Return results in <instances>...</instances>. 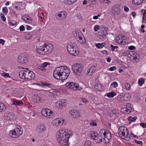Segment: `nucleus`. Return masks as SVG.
<instances>
[{
  "label": "nucleus",
  "mask_w": 146,
  "mask_h": 146,
  "mask_svg": "<svg viewBox=\"0 0 146 146\" xmlns=\"http://www.w3.org/2000/svg\"><path fill=\"white\" fill-rule=\"evenodd\" d=\"M70 72V70L67 66H61L57 67L53 72V76L56 79L65 80L67 78Z\"/></svg>",
  "instance_id": "nucleus-1"
},
{
  "label": "nucleus",
  "mask_w": 146,
  "mask_h": 146,
  "mask_svg": "<svg viewBox=\"0 0 146 146\" xmlns=\"http://www.w3.org/2000/svg\"><path fill=\"white\" fill-rule=\"evenodd\" d=\"M25 69V70H22L19 73V76L22 79H25L30 80L33 79L35 77L34 73L32 71L29 70L28 68H23Z\"/></svg>",
  "instance_id": "nucleus-2"
},
{
  "label": "nucleus",
  "mask_w": 146,
  "mask_h": 146,
  "mask_svg": "<svg viewBox=\"0 0 146 146\" xmlns=\"http://www.w3.org/2000/svg\"><path fill=\"white\" fill-rule=\"evenodd\" d=\"M71 135H57L56 138L60 144L62 146H68L69 145L68 139Z\"/></svg>",
  "instance_id": "nucleus-3"
},
{
  "label": "nucleus",
  "mask_w": 146,
  "mask_h": 146,
  "mask_svg": "<svg viewBox=\"0 0 146 146\" xmlns=\"http://www.w3.org/2000/svg\"><path fill=\"white\" fill-rule=\"evenodd\" d=\"M67 49L69 53L73 56H77L79 54L78 48L74 42L69 43L67 44Z\"/></svg>",
  "instance_id": "nucleus-4"
},
{
  "label": "nucleus",
  "mask_w": 146,
  "mask_h": 146,
  "mask_svg": "<svg viewBox=\"0 0 146 146\" xmlns=\"http://www.w3.org/2000/svg\"><path fill=\"white\" fill-rule=\"evenodd\" d=\"M118 134L119 136L123 137V139L127 141H129L130 139V137L129 135L128 131L126 127L124 126L119 127L118 131Z\"/></svg>",
  "instance_id": "nucleus-5"
},
{
  "label": "nucleus",
  "mask_w": 146,
  "mask_h": 146,
  "mask_svg": "<svg viewBox=\"0 0 146 146\" xmlns=\"http://www.w3.org/2000/svg\"><path fill=\"white\" fill-rule=\"evenodd\" d=\"M72 69L74 72L79 76L83 69V66L80 64H75L72 66Z\"/></svg>",
  "instance_id": "nucleus-6"
},
{
  "label": "nucleus",
  "mask_w": 146,
  "mask_h": 146,
  "mask_svg": "<svg viewBox=\"0 0 146 146\" xmlns=\"http://www.w3.org/2000/svg\"><path fill=\"white\" fill-rule=\"evenodd\" d=\"M103 29H101L100 31L98 32V36L99 40H103L106 38V35L108 33L107 31L105 29V28Z\"/></svg>",
  "instance_id": "nucleus-7"
},
{
  "label": "nucleus",
  "mask_w": 146,
  "mask_h": 146,
  "mask_svg": "<svg viewBox=\"0 0 146 146\" xmlns=\"http://www.w3.org/2000/svg\"><path fill=\"white\" fill-rule=\"evenodd\" d=\"M28 56L24 54H22L18 56L17 61L21 63H26L28 62Z\"/></svg>",
  "instance_id": "nucleus-8"
},
{
  "label": "nucleus",
  "mask_w": 146,
  "mask_h": 146,
  "mask_svg": "<svg viewBox=\"0 0 146 146\" xmlns=\"http://www.w3.org/2000/svg\"><path fill=\"white\" fill-rule=\"evenodd\" d=\"M43 46L44 48L45 54L49 53L53 50V46L50 44H44Z\"/></svg>",
  "instance_id": "nucleus-9"
},
{
  "label": "nucleus",
  "mask_w": 146,
  "mask_h": 146,
  "mask_svg": "<svg viewBox=\"0 0 146 146\" xmlns=\"http://www.w3.org/2000/svg\"><path fill=\"white\" fill-rule=\"evenodd\" d=\"M41 113L43 116L48 117L51 115V114L53 113V112L48 109H44L42 110Z\"/></svg>",
  "instance_id": "nucleus-10"
},
{
  "label": "nucleus",
  "mask_w": 146,
  "mask_h": 146,
  "mask_svg": "<svg viewBox=\"0 0 146 146\" xmlns=\"http://www.w3.org/2000/svg\"><path fill=\"white\" fill-rule=\"evenodd\" d=\"M17 119L16 115L14 113L9 112L7 114L6 119L7 120L11 121V120H15Z\"/></svg>",
  "instance_id": "nucleus-11"
},
{
  "label": "nucleus",
  "mask_w": 146,
  "mask_h": 146,
  "mask_svg": "<svg viewBox=\"0 0 146 146\" xmlns=\"http://www.w3.org/2000/svg\"><path fill=\"white\" fill-rule=\"evenodd\" d=\"M16 132L17 135V137L20 136L23 133L22 128L19 125H17L14 129Z\"/></svg>",
  "instance_id": "nucleus-12"
},
{
  "label": "nucleus",
  "mask_w": 146,
  "mask_h": 146,
  "mask_svg": "<svg viewBox=\"0 0 146 146\" xmlns=\"http://www.w3.org/2000/svg\"><path fill=\"white\" fill-rule=\"evenodd\" d=\"M46 129V126L44 125L40 124L37 126L36 130L38 132L41 133Z\"/></svg>",
  "instance_id": "nucleus-13"
},
{
  "label": "nucleus",
  "mask_w": 146,
  "mask_h": 146,
  "mask_svg": "<svg viewBox=\"0 0 146 146\" xmlns=\"http://www.w3.org/2000/svg\"><path fill=\"white\" fill-rule=\"evenodd\" d=\"M36 49L37 53L42 54H45L44 48V46H40L37 45L36 47Z\"/></svg>",
  "instance_id": "nucleus-14"
},
{
  "label": "nucleus",
  "mask_w": 146,
  "mask_h": 146,
  "mask_svg": "<svg viewBox=\"0 0 146 146\" xmlns=\"http://www.w3.org/2000/svg\"><path fill=\"white\" fill-rule=\"evenodd\" d=\"M64 121V120L60 118H58L54 120V124L55 126H58L61 123L63 124Z\"/></svg>",
  "instance_id": "nucleus-15"
},
{
  "label": "nucleus",
  "mask_w": 146,
  "mask_h": 146,
  "mask_svg": "<svg viewBox=\"0 0 146 146\" xmlns=\"http://www.w3.org/2000/svg\"><path fill=\"white\" fill-rule=\"evenodd\" d=\"M94 88L96 92L97 91H102L104 90V87L100 84H96L94 86Z\"/></svg>",
  "instance_id": "nucleus-16"
},
{
  "label": "nucleus",
  "mask_w": 146,
  "mask_h": 146,
  "mask_svg": "<svg viewBox=\"0 0 146 146\" xmlns=\"http://www.w3.org/2000/svg\"><path fill=\"white\" fill-rule=\"evenodd\" d=\"M96 70V68L95 66H93L90 67L89 68L87 71L86 75L88 76H90L92 75L94 72Z\"/></svg>",
  "instance_id": "nucleus-17"
},
{
  "label": "nucleus",
  "mask_w": 146,
  "mask_h": 146,
  "mask_svg": "<svg viewBox=\"0 0 146 146\" xmlns=\"http://www.w3.org/2000/svg\"><path fill=\"white\" fill-rule=\"evenodd\" d=\"M112 12L114 15H119L120 13V9L116 6H114L113 8Z\"/></svg>",
  "instance_id": "nucleus-18"
},
{
  "label": "nucleus",
  "mask_w": 146,
  "mask_h": 146,
  "mask_svg": "<svg viewBox=\"0 0 146 146\" xmlns=\"http://www.w3.org/2000/svg\"><path fill=\"white\" fill-rule=\"evenodd\" d=\"M70 113L74 118H76L80 116L79 113L76 110H71L70 112Z\"/></svg>",
  "instance_id": "nucleus-19"
},
{
  "label": "nucleus",
  "mask_w": 146,
  "mask_h": 146,
  "mask_svg": "<svg viewBox=\"0 0 146 146\" xmlns=\"http://www.w3.org/2000/svg\"><path fill=\"white\" fill-rule=\"evenodd\" d=\"M72 135V134H68L67 133L65 132V130L63 129H60L58 132L57 133V135Z\"/></svg>",
  "instance_id": "nucleus-20"
},
{
  "label": "nucleus",
  "mask_w": 146,
  "mask_h": 146,
  "mask_svg": "<svg viewBox=\"0 0 146 146\" xmlns=\"http://www.w3.org/2000/svg\"><path fill=\"white\" fill-rule=\"evenodd\" d=\"M66 13L64 11L59 12L57 15L59 17H62V18H65L66 16Z\"/></svg>",
  "instance_id": "nucleus-21"
},
{
  "label": "nucleus",
  "mask_w": 146,
  "mask_h": 146,
  "mask_svg": "<svg viewBox=\"0 0 146 146\" xmlns=\"http://www.w3.org/2000/svg\"><path fill=\"white\" fill-rule=\"evenodd\" d=\"M98 133L96 131H93L90 133V136L94 140H96L98 139Z\"/></svg>",
  "instance_id": "nucleus-22"
},
{
  "label": "nucleus",
  "mask_w": 146,
  "mask_h": 146,
  "mask_svg": "<svg viewBox=\"0 0 146 146\" xmlns=\"http://www.w3.org/2000/svg\"><path fill=\"white\" fill-rule=\"evenodd\" d=\"M145 0H132V2L133 4L139 5L141 4Z\"/></svg>",
  "instance_id": "nucleus-23"
},
{
  "label": "nucleus",
  "mask_w": 146,
  "mask_h": 146,
  "mask_svg": "<svg viewBox=\"0 0 146 146\" xmlns=\"http://www.w3.org/2000/svg\"><path fill=\"white\" fill-rule=\"evenodd\" d=\"M9 135L11 137L13 138H17L16 133L14 129L10 131L9 133Z\"/></svg>",
  "instance_id": "nucleus-24"
},
{
  "label": "nucleus",
  "mask_w": 146,
  "mask_h": 146,
  "mask_svg": "<svg viewBox=\"0 0 146 146\" xmlns=\"http://www.w3.org/2000/svg\"><path fill=\"white\" fill-rule=\"evenodd\" d=\"M13 104L15 106H22L23 104V103L22 101H20L17 100L13 101Z\"/></svg>",
  "instance_id": "nucleus-25"
},
{
  "label": "nucleus",
  "mask_w": 146,
  "mask_h": 146,
  "mask_svg": "<svg viewBox=\"0 0 146 146\" xmlns=\"http://www.w3.org/2000/svg\"><path fill=\"white\" fill-rule=\"evenodd\" d=\"M106 44L105 42H103L102 43H97L95 44V46L98 48H101L104 47Z\"/></svg>",
  "instance_id": "nucleus-26"
},
{
  "label": "nucleus",
  "mask_w": 146,
  "mask_h": 146,
  "mask_svg": "<svg viewBox=\"0 0 146 146\" xmlns=\"http://www.w3.org/2000/svg\"><path fill=\"white\" fill-rule=\"evenodd\" d=\"M22 19L25 21L30 23L31 22L32 20V18L29 16L27 15L23 17Z\"/></svg>",
  "instance_id": "nucleus-27"
},
{
  "label": "nucleus",
  "mask_w": 146,
  "mask_h": 146,
  "mask_svg": "<svg viewBox=\"0 0 146 146\" xmlns=\"http://www.w3.org/2000/svg\"><path fill=\"white\" fill-rule=\"evenodd\" d=\"M73 85H72V89L75 90H80V87H79V85L78 84H75L73 82Z\"/></svg>",
  "instance_id": "nucleus-28"
},
{
  "label": "nucleus",
  "mask_w": 146,
  "mask_h": 146,
  "mask_svg": "<svg viewBox=\"0 0 146 146\" xmlns=\"http://www.w3.org/2000/svg\"><path fill=\"white\" fill-rule=\"evenodd\" d=\"M6 109V107L5 104L1 103L0 105V112L5 111Z\"/></svg>",
  "instance_id": "nucleus-29"
},
{
  "label": "nucleus",
  "mask_w": 146,
  "mask_h": 146,
  "mask_svg": "<svg viewBox=\"0 0 146 146\" xmlns=\"http://www.w3.org/2000/svg\"><path fill=\"white\" fill-rule=\"evenodd\" d=\"M116 94L113 92H109L107 94V96L109 98H112L114 96L116 95Z\"/></svg>",
  "instance_id": "nucleus-30"
},
{
  "label": "nucleus",
  "mask_w": 146,
  "mask_h": 146,
  "mask_svg": "<svg viewBox=\"0 0 146 146\" xmlns=\"http://www.w3.org/2000/svg\"><path fill=\"white\" fill-rule=\"evenodd\" d=\"M137 118L136 117H133L130 116L128 118V119L129 121V123H131L132 122L135 121L136 120Z\"/></svg>",
  "instance_id": "nucleus-31"
},
{
  "label": "nucleus",
  "mask_w": 146,
  "mask_h": 146,
  "mask_svg": "<svg viewBox=\"0 0 146 146\" xmlns=\"http://www.w3.org/2000/svg\"><path fill=\"white\" fill-rule=\"evenodd\" d=\"M56 105L59 108H61L64 105V103L62 102V101H61V102H57Z\"/></svg>",
  "instance_id": "nucleus-32"
},
{
  "label": "nucleus",
  "mask_w": 146,
  "mask_h": 146,
  "mask_svg": "<svg viewBox=\"0 0 146 146\" xmlns=\"http://www.w3.org/2000/svg\"><path fill=\"white\" fill-rule=\"evenodd\" d=\"M25 37L26 39L29 40L32 38V36L29 33H27L25 35Z\"/></svg>",
  "instance_id": "nucleus-33"
},
{
  "label": "nucleus",
  "mask_w": 146,
  "mask_h": 146,
  "mask_svg": "<svg viewBox=\"0 0 146 146\" xmlns=\"http://www.w3.org/2000/svg\"><path fill=\"white\" fill-rule=\"evenodd\" d=\"M66 86L68 88L72 89V85H73V82H68L66 84Z\"/></svg>",
  "instance_id": "nucleus-34"
},
{
  "label": "nucleus",
  "mask_w": 146,
  "mask_h": 146,
  "mask_svg": "<svg viewBox=\"0 0 146 146\" xmlns=\"http://www.w3.org/2000/svg\"><path fill=\"white\" fill-rule=\"evenodd\" d=\"M123 110L124 111H123V112H129V113L131 111V108L130 107V108H123L121 110Z\"/></svg>",
  "instance_id": "nucleus-35"
},
{
  "label": "nucleus",
  "mask_w": 146,
  "mask_h": 146,
  "mask_svg": "<svg viewBox=\"0 0 146 146\" xmlns=\"http://www.w3.org/2000/svg\"><path fill=\"white\" fill-rule=\"evenodd\" d=\"M144 80L143 79H139L138 81V84L140 86H141L144 83Z\"/></svg>",
  "instance_id": "nucleus-36"
},
{
  "label": "nucleus",
  "mask_w": 146,
  "mask_h": 146,
  "mask_svg": "<svg viewBox=\"0 0 146 146\" xmlns=\"http://www.w3.org/2000/svg\"><path fill=\"white\" fill-rule=\"evenodd\" d=\"M91 143L90 141L89 140L86 141L84 143L85 146H91Z\"/></svg>",
  "instance_id": "nucleus-37"
},
{
  "label": "nucleus",
  "mask_w": 146,
  "mask_h": 146,
  "mask_svg": "<svg viewBox=\"0 0 146 146\" xmlns=\"http://www.w3.org/2000/svg\"><path fill=\"white\" fill-rule=\"evenodd\" d=\"M38 68L44 72H45L46 71V68L43 67L41 65V66H39L38 67Z\"/></svg>",
  "instance_id": "nucleus-38"
},
{
  "label": "nucleus",
  "mask_w": 146,
  "mask_h": 146,
  "mask_svg": "<svg viewBox=\"0 0 146 146\" xmlns=\"http://www.w3.org/2000/svg\"><path fill=\"white\" fill-rule=\"evenodd\" d=\"M10 24L12 26L15 25L17 23L16 21L14 20H11L10 22Z\"/></svg>",
  "instance_id": "nucleus-39"
},
{
  "label": "nucleus",
  "mask_w": 146,
  "mask_h": 146,
  "mask_svg": "<svg viewBox=\"0 0 146 146\" xmlns=\"http://www.w3.org/2000/svg\"><path fill=\"white\" fill-rule=\"evenodd\" d=\"M111 111L113 115H117L118 114V111L117 110H111Z\"/></svg>",
  "instance_id": "nucleus-40"
},
{
  "label": "nucleus",
  "mask_w": 146,
  "mask_h": 146,
  "mask_svg": "<svg viewBox=\"0 0 146 146\" xmlns=\"http://www.w3.org/2000/svg\"><path fill=\"white\" fill-rule=\"evenodd\" d=\"M50 64L48 62H44L41 64V65L44 67L45 68L48 65H50Z\"/></svg>",
  "instance_id": "nucleus-41"
},
{
  "label": "nucleus",
  "mask_w": 146,
  "mask_h": 146,
  "mask_svg": "<svg viewBox=\"0 0 146 146\" xmlns=\"http://www.w3.org/2000/svg\"><path fill=\"white\" fill-rule=\"evenodd\" d=\"M3 12L5 14H6L8 12V10L6 7H3L2 9Z\"/></svg>",
  "instance_id": "nucleus-42"
},
{
  "label": "nucleus",
  "mask_w": 146,
  "mask_h": 146,
  "mask_svg": "<svg viewBox=\"0 0 146 146\" xmlns=\"http://www.w3.org/2000/svg\"><path fill=\"white\" fill-rule=\"evenodd\" d=\"M68 3L69 5H72L76 1L75 0H67Z\"/></svg>",
  "instance_id": "nucleus-43"
},
{
  "label": "nucleus",
  "mask_w": 146,
  "mask_h": 146,
  "mask_svg": "<svg viewBox=\"0 0 146 146\" xmlns=\"http://www.w3.org/2000/svg\"><path fill=\"white\" fill-rule=\"evenodd\" d=\"M103 135L105 138H108V135H111L110 134V133H109L108 132H107L106 131H105L103 133Z\"/></svg>",
  "instance_id": "nucleus-44"
},
{
  "label": "nucleus",
  "mask_w": 146,
  "mask_h": 146,
  "mask_svg": "<svg viewBox=\"0 0 146 146\" xmlns=\"http://www.w3.org/2000/svg\"><path fill=\"white\" fill-rule=\"evenodd\" d=\"M100 29V26L98 25H96L94 27V30L95 31H97Z\"/></svg>",
  "instance_id": "nucleus-45"
},
{
  "label": "nucleus",
  "mask_w": 146,
  "mask_h": 146,
  "mask_svg": "<svg viewBox=\"0 0 146 146\" xmlns=\"http://www.w3.org/2000/svg\"><path fill=\"white\" fill-rule=\"evenodd\" d=\"M118 85L117 83L115 82H113L111 84V86L114 88H116Z\"/></svg>",
  "instance_id": "nucleus-46"
},
{
  "label": "nucleus",
  "mask_w": 146,
  "mask_h": 146,
  "mask_svg": "<svg viewBox=\"0 0 146 146\" xmlns=\"http://www.w3.org/2000/svg\"><path fill=\"white\" fill-rule=\"evenodd\" d=\"M110 47L111 48V50L112 51H114L115 48H117L118 46H114L112 45L111 44L110 45Z\"/></svg>",
  "instance_id": "nucleus-47"
},
{
  "label": "nucleus",
  "mask_w": 146,
  "mask_h": 146,
  "mask_svg": "<svg viewBox=\"0 0 146 146\" xmlns=\"http://www.w3.org/2000/svg\"><path fill=\"white\" fill-rule=\"evenodd\" d=\"M2 76H3L6 78L8 77L9 76V75L8 73H6L5 72H4L2 74Z\"/></svg>",
  "instance_id": "nucleus-48"
},
{
  "label": "nucleus",
  "mask_w": 146,
  "mask_h": 146,
  "mask_svg": "<svg viewBox=\"0 0 146 146\" xmlns=\"http://www.w3.org/2000/svg\"><path fill=\"white\" fill-rule=\"evenodd\" d=\"M125 86L126 89L128 90H129L130 89L131 86L130 84H126L125 85Z\"/></svg>",
  "instance_id": "nucleus-49"
},
{
  "label": "nucleus",
  "mask_w": 146,
  "mask_h": 146,
  "mask_svg": "<svg viewBox=\"0 0 146 146\" xmlns=\"http://www.w3.org/2000/svg\"><path fill=\"white\" fill-rule=\"evenodd\" d=\"M116 70V68L115 66H113L110 67L109 69V70L110 71H113Z\"/></svg>",
  "instance_id": "nucleus-50"
},
{
  "label": "nucleus",
  "mask_w": 146,
  "mask_h": 146,
  "mask_svg": "<svg viewBox=\"0 0 146 146\" xmlns=\"http://www.w3.org/2000/svg\"><path fill=\"white\" fill-rule=\"evenodd\" d=\"M42 85L43 86H46L49 87V86H50L51 84H50L47 83H41Z\"/></svg>",
  "instance_id": "nucleus-51"
},
{
  "label": "nucleus",
  "mask_w": 146,
  "mask_h": 146,
  "mask_svg": "<svg viewBox=\"0 0 146 146\" xmlns=\"http://www.w3.org/2000/svg\"><path fill=\"white\" fill-rule=\"evenodd\" d=\"M1 16L2 20H3V21H5L6 20V18L4 16V15L3 14H1Z\"/></svg>",
  "instance_id": "nucleus-52"
},
{
  "label": "nucleus",
  "mask_w": 146,
  "mask_h": 146,
  "mask_svg": "<svg viewBox=\"0 0 146 146\" xmlns=\"http://www.w3.org/2000/svg\"><path fill=\"white\" fill-rule=\"evenodd\" d=\"M25 29L23 25H21L19 27V29L20 31H23L25 30Z\"/></svg>",
  "instance_id": "nucleus-53"
},
{
  "label": "nucleus",
  "mask_w": 146,
  "mask_h": 146,
  "mask_svg": "<svg viewBox=\"0 0 146 146\" xmlns=\"http://www.w3.org/2000/svg\"><path fill=\"white\" fill-rule=\"evenodd\" d=\"M135 48V46H131L128 47V49L130 50H134Z\"/></svg>",
  "instance_id": "nucleus-54"
},
{
  "label": "nucleus",
  "mask_w": 146,
  "mask_h": 146,
  "mask_svg": "<svg viewBox=\"0 0 146 146\" xmlns=\"http://www.w3.org/2000/svg\"><path fill=\"white\" fill-rule=\"evenodd\" d=\"M118 43L119 44H124V43H123V40L120 38H119L118 40Z\"/></svg>",
  "instance_id": "nucleus-55"
},
{
  "label": "nucleus",
  "mask_w": 146,
  "mask_h": 146,
  "mask_svg": "<svg viewBox=\"0 0 146 146\" xmlns=\"http://www.w3.org/2000/svg\"><path fill=\"white\" fill-rule=\"evenodd\" d=\"M135 143L137 144H139V145H142L143 144V143L142 141H138L137 140H135Z\"/></svg>",
  "instance_id": "nucleus-56"
},
{
  "label": "nucleus",
  "mask_w": 146,
  "mask_h": 146,
  "mask_svg": "<svg viewBox=\"0 0 146 146\" xmlns=\"http://www.w3.org/2000/svg\"><path fill=\"white\" fill-rule=\"evenodd\" d=\"M81 100L83 102L85 103L87 102L88 101V100L84 98H82Z\"/></svg>",
  "instance_id": "nucleus-57"
},
{
  "label": "nucleus",
  "mask_w": 146,
  "mask_h": 146,
  "mask_svg": "<svg viewBox=\"0 0 146 146\" xmlns=\"http://www.w3.org/2000/svg\"><path fill=\"white\" fill-rule=\"evenodd\" d=\"M90 125L91 126H96L97 125V124L95 123H94V121H92L90 123Z\"/></svg>",
  "instance_id": "nucleus-58"
},
{
  "label": "nucleus",
  "mask_w": 146,
  "mask_h": 146,
  "mask_svg": "<svg viewBox=\"0 0 146 146\" xmlns=\"http://www.w3.org/2000/svg\"><path fill=\"white\" fill-rule=\"evenodd\" d=\"M140 125L143 128H145L146 126V124L144 123H140Z\"/></svg>",
  "instance_id": "nucleus-59"
},
{
  "label": "nucleus",
  "mask_w": 146,
  "mask_h": 146,
  "mask_svg": "<svg viewBox=\"0 0 146 146\" xmlns=\"http://www.w3.org/2000/svg\"><path fill=\"white\" fill-rule=\"evenodd\" d=\"M131 137H133L134 138H138V137L137 136L134 135L131 132Z\"/></svg>",
  "instance_id": "nucleus-60"
},
{
  "label": "nucleus",
  "mask_w": 146,
  "mask_h": 146,
  "mask_svg": "<svg viewBox=\"0 0 146 146\" xmlns=\"http://www.w3.org/2000/svg\"><path fill=\"white\" fill-rule=\"evenodd\" d=\"M90 1L92 4L93 5H95L96 4V1L95 0H90Z\"/></svg>",
  "instance_id": "nucleus-61"
},
{
  "label": "nucleus",
  "mask_w": 146,
  "mask_h": 146,
  "mask_svg": "<svg viewBox=\"0 0 146 146\" xmlns=\"http://www.w3.org/2000/svg\"><path fill=\"white\" fill-rule=\"evenodd\" d=\"M124 11L126 12H128L129 11V9L126 6L124 7Z\"/></svg>",
  "instance_id": "nucleus-62"
},
{
  "label": "nucleus",
  "mask_w": 146,
  "mask_h": 146,
  "mask_svg": "<svg viewBox=\"0 0 146 146\" xmlns=\"http://www.w3.org/2000/svg\"><path fill=\"white\" fill-rule=\"evenodd\" d=\"M141 12H142V13H143V15H146V10H145L144 9H142L141 10Z\"/></svg>",
  "instance_id": "nucleus-63"
},
{
  "label": "nucleus",
  "mask_w": 146,
  "mask_h": 146,
  "mask_svg": "<svg viewBox=\"0 0 146 146\" xmlns=\"http://www.w3.org/2000/svg\"><path fill=\"white\" fill-rule=\"evenodd\" d=\"M5 43L4 40L0 38V43H1L3 45Z\"/></svg>",
  "instance_id": "nucleus-64"
}]
</instances>
